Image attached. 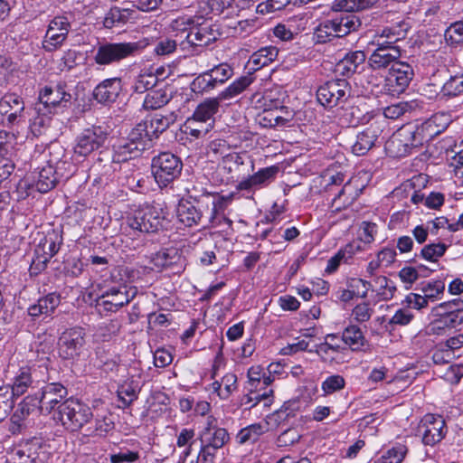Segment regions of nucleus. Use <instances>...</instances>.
Instances as JSON below:
<instances>
[{
	"label": "nucleus",
	"mask_w": 463,
	"mask_h": 463,
	"mask_svg": "<svg viewBox=\"0 0 463 463\" xmlns=\"http://www.w3.org/2000/svg\"><path fill=\"white\" fill-rule=\"evenodd\" d=\"M376 0H335L331 10L337 13L331 19L334 33L338 38L357 32L362 27V20L356 12L372 7Z\"/></svg>",
	"instance_id": "nucleus-1"
},
{
	"label": "nucleus",
	"mask_w": 463,
	"mask_h": 463,
	"mask_svg": "<svg viewBox=\"0 0 463 463\" xmlns=\"http://www.w3.org/2000/svg\"><path fill=\"white\" fill-rule=\"evenodd\" d=\"M50 151L57 154V156L50 158L47 165L43 166L37 173V177L34 180L35 189L45 194L56 187V185L62 181L67 180L71 175V170H67L66 166L71 167V164L62 161L64 156V149L60 145H54L50 147Z\"/></svg>",
	"instance_id": "nucleus-2"
},
{
	"label": "nucleus",
	"mask_w": 463,
	"mask_h": 463,
	"mask_svg": "<svg viewBox=\"0 0 463 463\" xmlns=\"http://www.w3.org/2000/svg\"><path fill=\"white\" fill-rule=\"evenodd\" d=\"M140 50L136 42H108L102 41L93 48V61L99 66H109L134 57Z\"/></svg>",
	"instance_id": "nucleus-3"
},
{
	"label": "nucleus",
	"mask_w": 463,
	"mask_h": 463,
	"mask_svg": "<svg viewBox=\"0 0 463 463\" xmlns=\"http://www.w3.org/2000/svg\"><path fill=\"white\" fill-rule=\"evenodd\" d=\"M137 293L136 287H129L124 283L105 288L95 299V308L99 315L108 316L128 305Z\"/></svg>",
	"instance_id": "nucleus-4"
},
{
	"label": "nucleus",
	"mask_w": 463,
	"mask_h": 463,
	"mask_svg": "<svg viewBox=\"0 0 463 463\" xmlns=\"http://www.w3.org/2000/svg\"><path fill=\"white\" fill-rule=\"evenodd\" d=\"M92 417L87 404L73 399H66L53 414V420L71 432L80 430Z\"/></svg>",
	"instance_id": "nucleus-5"
},
{
	"label": "nucleus",
	"mask_w": 463,
	"mask_h": 463,
	"mask_svg": "<svg viewBox=\"0 0 463 463\" xmlns=\"http://www.w3.org/2000/svg\"><path fill=\"white\" fill-rule=\"evenodd\" d=\"M182 159L171 153L161 152L151 161V173L160 188L166 187L179 178L183 170Z\"/></svg>",
	"instance_id": "nucleus-6"
},
{
	"label": "nucleus",
	"mask_w": 463,
	"mask_h": 463,
	"mask_svg": "<svg viewBox=\"0 0 463 463\" xmlns=\"http://www.w3.org/2000/svg\"><path fill=\"white\" fill-rule=\"evenodd\" d=\"M184 25H190L189 32L186 35V41L189 44L194 46H207L217 41L222 33L217 24H209L207 22L195 24L193 18H179L173 24V28L181 31H186Z\"/></svg>",
	"instance_id": "nucleus-7"
},
{
	"label": "nucleus",
	"mask_w": 463,
	"mask_h": 463,
	"mask_svg": "<svg viewBox=\"0 0 463 463\" xmlns=\"http://www.w3.org/2000/svg\"><path fill=\"white\" fill-rule=\"evenodd\" d=\"M128 225L139 232L155 233L168 223L163 210L153 205H145L133 212L127 219Z\"/></svg>",
	"instance_id": "nucleus-8"
},
{
	"label": "nucleus",
	"mask_w": 463,
	"mask_h": 463,
	"mask_svg": "<svg viewBox=\"0 0 463 463\" xmlns=\"http://www.w3.org/2000/svg\"><path fill=\"white\" fill-rule=\"evenodd\" d=\"M51 455L50 446L36 437L21 440L10 452L14 463H45Z\"/></svg>",
	"instance_id": "nucleus-9"
},
{
	"label": "nucleus",
	"mask_w": 463,
	"mask_h": 463,
	"mask_svg": "<svg viewBox=\"0 0 463 463\" xmlns=\"http://www.w3.org/2000/svg\"><path fill=\"white\" fill-rule=\"evenodd\" d=\"M109 135L108 128L99 125H92L82 129L74 140V155L87 157L104 146Z\"/></svg>",
	"instance_id": "nucleus-10"
},
{
	"label": "nucleus",
	"mask_w": 463,
	"mask_h": 463,
	"mask_svg": "<svg viewBox=\"0 0 463 463\" xmlns=\"http://www.w3.org/2000/svg\"><path fill=\"white\" fill-rule=\"evenodd\" d=\"M351 96L352 88L346 79L328 80L317 90V101L326 109L345 103Z\"/></svg>",
	"instance_id": "nucleus-11"
},
{
	"label": "nucleus",
	"mask_w": 463,
	"mask_h": 463,
	"mask_svg": "<svg viewBox=\"0 0 463 463\" xmlns=\"http://www.w3.org/2000/svg\"><path fill=\"white\" fill-rule=\"evenodd\" d=\"M86 330L81 326L65 329L58 338V354L63 360H76L86 345Z\"/></svg>",
	"instance_id": "nucleus-12"
},
{
	"label": "nucleus",
	"mask_w": 463,
	"mask_h": 463,
	"mask_svg": "<svg viewBox=\"0 0 463 463\" xmlns=\"http://www.w3.org/2000/svg\"><path fill=\"white\" fill-rule=\"evenodd\" d=\"M67 388L61 383H45L40 392L31 397L36 400V409L41 414L49 415L58 410V406L66 400Z\"/></svg>",
	"instance_id": "nucleus-13"
},
{
	"label": "nucleus",
	"mask_w": 463,
	"mask_h": 463,
	"mask_svg": "<svg viewBox=\"0 0 463 463\" xmlns=\"http://www.w3.org/2000/svg\"><path fill=\"white\" fill-rule=\"evenodd\" d=\"M185 197L181 200H186L193 203H198L201 207L211 208L212 213L210 215V222H214L217 219V213L222 208L225 203L223 196H216L214 194L209 192L201 182H192L185 188Z\"/></svg>",
	"instance_id": "nucleus-14"
},
{
	"label": "nucleus",
	"mask_w": 463,
	"mask_h": 463,
	"mask_svg": "<svg viewBox=\"0 0 463 463\" xmlns=\"http://www.w3.org/2000/svg\"><path fill=\"white\" fill-rule=\"evenodd\" d=\"M414 71L411 64L404 61L394 62L385 78L383 87L384 93L398 96L403 93L413 79Z\"/></svg>",
	"instance_id": "nucleus-15"
},
{
	"label": "nucleus",
	"mask_w": 463,
	"mask_h": 463,
	"mask_svg": "<svg viewBox=\"0 0 463 463\" xmlns=\"http://www.w3.org/2000/svg\"><path fill=\"white\" fill-rule=\"evenodd\" d=\"M417 432L425 446L433 447L441 442L448 433L446 420L439 414L428 413L420 420Z\"/></svg>",
	"instance_id": "nucleus-16"
},
{
	"label": "nucleus",
	"mask_w": 463,
	"mask_h": 463,
	"mask_svg": "<svg viewBox=\"0 0 463 463\" xmlns=\"http://www.w3.org/2000/svg\"><path fill=\"white\" fill-rule=\"evenodd\" d=\"M25 121L24 102L14 94H5L0 100V123L12 128Z\"/></svg>",
	"instance_id": "nucleus-17"
},
{
	"label": "nucleus",
	"mask_w": 463,
	"mask_h": 463,
	"mask_svg": "<svg viewBox=\"0 0 463 463\" xmlns=\"http://www.w3.org/2000/svg\"><path fill=\"white\" fill-rule=\"evenodd\" d=\"M36 402L30 394L18 403L17 408L4 425L11 435H19L26 430L28 417L36 410Z\"/></svg>",
	"instance_id": "nucleus-18"
},
{
	"label": "nucleus",
	"mask_w": 463,
	"mask_h": 463,
	"mask_svg": "<svg viewBox=\"0 0 463 463\" xmlns=\"http://www.w3.org/2000/svg\"><path fill=\"white\" fill-rule=\"evenodd\" d=\"M151 263L158 270H170L174 274H180L185 269V258L182 252L174 247L163 249L155 253Z\"/></svg>",
	"instance_id": "nucleus-19"
},
{
	"label": "nucleus",
	"mask_w": 463,
	"mask_h": 463,
	"mask_svg": "<svg viewBox=\"0 0 463 463\" xmlns=\"http://www.w3.org/2000/svg\"><path fill=\"white\" fill-rule=\"evenodd\" d=\"M39 99L43 107L68 108L71 105L73 96L71 90L66 83H58L55 86H45L39 94Z\"/></svg>",
	"instance_id": "nucleus-20"
},
{
	"label": "nucleus",
	"mask_w": 463,
	"mask_h": 463,
	"mask_svg": "<svg viewBox=\"0 0 463 463\" xmlns=\"http://www.w3.org/2000/svg\"><path fill=\"white\" fill-rule=\"evenodd\" d=\"M209 212L212 213V207L203 208L199 206L198 203H193L186 200H180L176 209L178 221L189 228L199 225L203 228L207 227V222L203 217Z\"/></svg>",
	"instance_id": "nucleus-21"
},
{
	"label": "nucleus",
	"mask_w": 463,
	"mask_h": 463,
	"mask_svg": "<svg viewBox=\"0 0 463 463\" xmlns=\"http://www.w3.org/2000/svg\"><path fill=\"white\" fill-rule=\"evenodd\" d=\"M146 122L137 123L128 136L125 143L127 149L130 150V156H139L144 151L150 149L154 144Z\"/></svg>",
	"instance_id": "nucleus-22"
},
{
	"label": "nucleus",
	"mask_w": 463,
	"mask_h": 463,
	"mask_svg": "<svg viewBox=\"0 0 463 463\" xmlns=\"http://www.w3.org/2000/svg\"><path fill=\"white\" fill-rule=\"evenodd\" d=\"M383 121L375 120L356 136V140L352 146V153L361 156L366 155L373 146L383 132Z\"/></svg>",
	"instance_id": "nucleus-23"
},
{
	"label": "nucleus",
	"mask_w": 463,
	"mask_h": 463,
	"mask_svg": "<svg viewBox=\"0 0 463 463\" xmlns=\"http://www.w3.org/2000/svg\"><path fill=\"white\" fill-rule=\"evenodd\" d=\"M442 118V115H434L415 129H412L411 132H409L411 135L412 146H421L424 142H428L442 133L448 128L447 122H439Z\"/></svg>",
	"instance_id": "nucleus-24"
},
{
	"label": "nucleus",
	"mask_w": 463,
	"mask_h": 463,
	"mask_svg": "<svg viewBox=\"0 0 463 463\" xmlns=\"http://www.w3.org/2000/svg\"><path fill=\"white\" fill-rule=\"evenodd\" d=\"M122 90V80L119 77L109 78L100 81L93 90L92 97L99 104L114 103Z\"/></svg>",
	"instance_id": "nucleus-25"
},
{
	"label": "nucleus",
	"mask_w": 463,
	"mask_h": 463,
	"mask_svg": "<svg viewBox=\"0 0 463 463\" xmlns=\"http://www.w3.org/2000/svg\"><path fill=\"white\" fill-rule=\"evenodd\" d=\"M366 55L363 51L350 52L341 59L335 67L337 75L349 78L355 73H360L364 67Z\"/></svg>",
	"instance_id": "nucleus-26"
},
{
	"label": "nucleus",
	"mask_w": 463,
	"mask_h": 463,
	"mask_svg": "<svg viewBox=\"0 0 463 463\" xmlns=\"http://www.w3.org/2000/svg\"><path fill=\"white\" fill-rule=\"evenodd\" d=\"M41 380L37 379V369L35 367H22L11 386V394L16 398L22 396L29 388L34 389L39 386Z\"/></svg>",
	"instance_id": "nucleus-27"
},
{
	"label": "nucleus",
	"mask_w": 463,
	"mask_h": 463,
	"mask_svg": "<svg viewBox=\"0 0 463 463\" xmlns=\"http://www.w3.org/2000/svg\"><path fill=\"white\" fill-rule=\"evenodd\" d=\"M412 128H403L399 134L393 136L386 145V149L393 157H403L411 154L412 150L420 146H412L411 132Z\"/></svg>",
	"instance_id": "nucleus-28"
},
{
	"label": "nucleus",
	"mask_w": 463,
	"mask_h": 463,
	"mask_svg": "<svg viewBox=\"0 0 463 463\" xmlns=\"http://www.w3.org/2000/svg\"><path fill=\"white\" fill-rule=\"evenodd\" d=\"M172 97L169 86L164 80L146 94L143 109L146 110L161 109L171 100Z\"/></svg>",
	"instance_id": "nucleus-29"
},
{
	"label": "nucleus",
	"mask_w": 463,
	"mask_h": 463,
	"mask_svg": "<svg viewBox=\"0 0 463 463\" xmlns=\"http://www.w3.org/2000/svg\"><path fill=\"white\" fill-rule=\"evenodd\" d=\"M401 55L400 47L375 48L368 58V64L373 70H383L398 62Z\"/></svg>",
	"instance_id": "nucleus-30"
},
{
	"label": "nucleus",
	"mask_w": 463,
	"mask_h": 463,
	"mask_svg": "<svg viewBox=\"0 0 463 463\" xmlns=\"http://www.w3.org/2000/svg\"><path fill=\"white\" fill-rule=\"evenodd\" d=\"M278 173L279 167L276 165L261 168L257 173L241 181L237 184L236 188L239 191H243L250 190L254 187L267 185L275 179Z\"/></svg>",
	"instance_id": "nucleus-31"
},
{
	"label": "nucleus",
	"mask_w": 463,
	"mask_h": 463,
	"mask_svg": "<svg viewBox=\"0 0 463 463\" xmlns=\"http://www.w3.org/2000/svg\"><path fill=\"white\" fill-rule=\"evenodd\" d=\"M370 119L368 112L359 106H350L340 112L338 116L339 124L343 127L355 128L361 124L367 123Z\"/></svg>",
	"instance_id": "nucleus-32"
},
{
	"label": "nucleus",
	"mask_w": 463,
	"mask_h": 463,
	"mask_svg": "<svg viewBox=\"0 0 463 463\" xmlns=\"http://www.w3.org/2000/svg\"><path fill=\"white\" fill-rule=\"evenodd\" d=\"M61 303V296L57 292H52L40 298L37 303L28 307V315L39 317L40 315H52Z\"/></svg>",
	"instance_id": "nucleus-33"
},
{
	"label": "nucleus",
	"mask_w": 463,
	"mask_h": 463,
	"mask_svg": "<svg viewBox=\"0 0 463 463\" xmlns=\"http://www.w3.org/2000/svg\"><path fill=\"white\" fill-rule=\"evenodd\" d=\"M164 69H156L155 72L144 71L139 73L133 82L131 87L134 93L143 94L147 93L150 90L156 87L164 79H160Z\"/></svg>",
	"instance_id": "nucleus-34"
},
{
	"label": "nucleus",
	"mask_w": 463,
	"mask_h": 463,
	"mask_svg": "<svg viewBox=\"0 0 463 463\" xmlns=\"http://www.w3.org/2000/svg\"><path fill=\"white\" fill-rule=\"evenodd\" d=\"M435 316L438 317V318L433 320L428 326L430 335H443L448 330L456 328L463 324L462 315L451 314L449 317L440 315Z\"/></svg>",
	"instance_id": "nucleus-35"
},
{
	"label": "nucleus",
	"mask_w": 463,
	"mask_h": 463,
	"mask_svg": "<svg viewBox=\"0 0 463 463\" xmlns=\"http://www.w3.org/2000/svg\"><path fill=\"white\" fill-rule=\"evenodd\" d=\"M341 341L353 352H358L367 344L362 329L356 325L345 327L341 335Z\"/></svg>",
	"instance_id": "nucleus-36"
},
{
	"label": "nucleus",
	"mask_w": 463,
	"mask_h": 463,
	"mask_svg": "<svg viewBox=\"0 0 463 463\" xmlns=\"http://www.w3.org/2000/svg\"><path fill=\"white\" fill-rule=\"evenodd\" d=\"M254 79L251 73L241 76L232 81L224 90L220 92L217 97L221 101L232 99L246 90L249 86L253 83Z\"/></svg>",
	"instance_id": "nucleus-37"
},
{
	"label": "nucleus",
	"mask_w": 463,
	"mask_h": 463,
	"mask_svg": "<svg viewBox=\"0 0 463 463\" xmlns=\"http://www.w3.org/2000/svg\"><path fill=\"white\" fill-rule=\"evenodd\" d=\"M220 101L218 97L206 99L197 106L191 118L201 124L208 125L207 122L219 111Z\"/></svg>",
	"instance_id": "nucleus-38"
},
{
	"label": "nucleus",
	"mask_w": 463,
	"mask_h": 463,
	"mask_svg": "<svg viewBox=\"0 0 463 463\" xmlns=\"http://www.w3.org/2000/svg\"><path fill=\"white\" fill-rule=\"evenodd\" d=\"M134 14L135 11L133 9L113 6L106 14L103 24L109 29L117 25L126 24L130 19L134 18Z\"/></svg>",
	"instance_id": "nucleus-39"
},
{
	"label": "nucleus",
	"mask_w": 463,
	"mask_h": 463,
	"mask_svg": "<svg viewBox=\"0 0 463 463\" xmlns=\"http://www.w3.org/2000/svg\"><path fill=\"white\" fill-rule=\"evenodd\" d=\"M140 392L141 387L135 381L125 382L119 385L117 390V395L118 401L122 403L120 407L123 409L129 408L137 400Z\"/></svg>",
	"instance_id": "nucleus-40"
},
{
	"label": "nucleus",
	"mask_w": 463,
	"mask_h": 463,
	"mask_svg": "<svg viewBox=\"0 0 463 463\" xmlns=\"http://www.w3.org/2000/svg\"><path fill=\"white\" fill-rule=\"evenodd\" d=\"M198 439L200 444L213 445L215 447H223L230 441V434L228 430L223 429L202 430L199 432Z\"/></svg>",
	"instance_id": "nucleus-41"
},
{
	"label": "nucleus",
	"mask_w": 463,
	"mask_h": 463,
	"mask_svg": "<svg viewBox=\"0 0 463 463\" xmlns=\"http://www.w3.org/2000/svg\"><path fill=\"white\" fill-rule=\"evenodd\" d=\"M143 122L146 123L147 129L154 139H157L169 127L174 124L175 118L173 115L163 116L156 114L151 118H146Z\"/></svg>",
	"instance_id": "nucleus-42"
},
{
	"label": "nucleus",
	"mask_w": 463,
	"mask_h": 463,
	"mask_svg": "<svg viewBox=\"0 0 463 463\" xmlns=\"http://www.w3.org/2000/svg\"><path fill=\"white\" fill-rule=\"evenodd\" d=\"M62 243V237L56 232H49L35 248L37 252L44 254L50 260L58 253Z\"/></svg>",
	"instance_id": "nucleus-43"
},
{
	"label": "nucleus",
	"mask_w": 463,
	"mask_h": 463,
	"mask_svg": "<svg viewBox=\"0 0 463 463\" xmlns=\"http://www.w3.org/2000/svg\"><path fill=\"white\" fill-rule=\"evenodd\" d=\"M341 339L336 334H327L325 336L323 343L317 344L314 346V349L308 350L309 353H316L322 359H326V356L329 354V351L335 353H340L345 350V347L340 345Z\"/></svg>",
	"instance_id": "nucleus-44"
},
{
	"label": "nucleus",
	"mask_w": 463,
	"mask_h": 463,
	"mask_svg": "<svg viewBox=\"0 0 463 463\" xmlns=\"http://www.w3.org/2000/svg\"><path fill=\"white\" fill-rule=\"evenodd\" d=\"M267 430L268 428L266 425H262L261 423H253L240 430L235 436V439L240 445L255 443Z\"/></svg>",
	"instance_id": "nucleus-45"
},
{
	"label": "nucleus",
	"mask_w": 463,
	"mask_h": 463,
	"mask_svg": "<svg viewBox=\"0 0 463 463\" xmlns=\"http://www.w3.org/2000/svg\"><path fill=\"white\" fill-rule=\"evenodd\" d=\"M278 54L279 50L275 46L262 47L250 56V62L253 65L252 69L257 71L275 61Z\"/></svg>",
	"instance_id": "nucleus-46"
},
{
	"label": "nucleus",
	"mask_w": 463,
	"mask_h": 463,
	"mask_svg": "<svg viewBox=\"0 0 463 463\" xmlns=\"http://www.w3.org/2000/svg\"><path fill=\"white\" fill-rule=\"evenodd\" d=\"M361 190L354 187L353 182L348 180L344 183L343 187L335 195L332 205L343 199L341 205L336 206V209H341L342 207L345 208L351 204L359 196Z\"/></svg>",
	"instance_id": "nucleus-47"
},
{
	"label": "nucleus",
	"mask_w": 463,
	"mask_h": 463,
	"mask_svg": "<svg viewBox=\"0 0 463 463\" xmlns=\"http://www.w3.org/2000/svg\"><path fill=\"white\" fill-rule=\"evenodd\" d=\"M445 283L437 279L433 281L422 282L420 284V291L424 295L428 302H434L440 299L444 294Z\"/></svg>",
	"instance_id": "nucleus-48"
},
{
	"label": "nucleus",
	"mask_w": 463,
	"mask_h": 463,
	"mask_svg": "<svg viewBox=\"0 0 463 463\" xmlns=\"http://www.w3.org/2000/svg\"><path fill=\"white\" fill-rule=\"evenodd\" d=\"M191 90L195 94L208 93L217 88L213 78L206 71L195 77L190 84Z\"/></svg>",
	"instance_id": "nucleus-49"
},
{
	"label": "nucleus",
	"mask_w": 463,
	"mask_h": 463,
	"mask_svg": "<svg viewBox=\"0 0 463 463\" xmlns=\"http://www.w3.org/2000/svg\"><path fill=\"white\" fill-rule=\"evenodd\" d=\"M66 39V33L55 31L48 27L44 39L43 41V48L46 52H52L60 48Z\"/></svg>",
	"instance_id": "nucleus-50"
},
{
	"label": "nucleus",
	"mask_w": 463,
	"mask_h": 463,
	"mask_svg": "<svg viewBox=\"0 0 463 463\" xmlns=\"http://www.w3.org/2000/svg\"><path fill=\"white\" fill-rule=\"evenodd\" d=\"M434 315L450 316L451 314L463 317V300L456 298L450 301L442 302L432 308Z\"/></svg>",
	"instance_id": "nucleus-51"
},
{
	"label": "nucleus",
	"mask_w": 463,
	"mask_h": 463,
	"mask_svg": "<svg viewBox=\"0 0 463 463\" xmlns=\"http://www.w3.org/2000/svg\"><path fill=\"white\" fill-rule=\"evenodd\" d=\"M218 87L226 82L233 75V68L227 62H222L207 71Z\"/></svg>",
	"instance_id": "nucleus-52"
},
{
	"label": "nucleus",
	"mask_w": 463,
	"mask_h": 463,
	"mask_svg": "<svg viewBox=\"0 0 463 463\" xmlns=\"http://www.w3.org/2000/svg\"><path fill=\"white\" fill-rule=\"evenodd\" d=\"M448 249V245L443 242L430 243L425 245L420 252V256L430 262H437Z\"/></svg>",
	"instance_id": "nucleus-53"
},
{
	"label": "nucleus",
	"mask_w": 463,
	"mask_h": 463,
	"mask_svg": "<svg viewBox=\"0 0 463 463\" xmlns=\"http://www.w3.org/2000/svg\"><path fill=\"white\" fill-rule=\"evenodd\" d=\"M212 125V122H209L208 125H204L196 121L194 118H189L184 124L183 132L192 137L199 138L209 132Z\"/></svg>",
	"instance_id": "nucleus-54"
},
{
	"label": "nucleus",
	"mask_w": 463,
	"mask_h": 463,
	"mask_svg": "<svg viewBox=\"0 0 463 463\" xmlns=\"http://www.w3.org/2000/svg\"><path fill=\"white\" fill-rule=\"evenodd\" d=\"M334 31L331 19H326L316 28L314 38L318 43L330 42L335 38H338L336 33H334Z\"/></svg>",
	"instance_id": "nucleus-55"
},
{
	"label": "nucleus",
	"mask_w": 463,
	"mask_h": 463,
	"mask_svg": "<svg viewBox=\"0 0 463 463\" xmlns=\"http://www.w3.org/2000/svg\"><path fill=\"white\" fill-rule=\"evenodd\" d=\"M444 38L446 43L451 46L463 43V21L451 24L445 31Z\"/></svg>",
	"instance_id": "nucleus-56"
},
{
	"label": "nucleus",
	"mask_w": 463,
	"mask_h": 463,
	"mask_svg": "<svg viewBox=\"0 0 463 463\" xmlns=\"http://www.w3.org/2000/svg\"><path fill=\"white\" fill-rule=\"evenodd\" d=\"M444 96L456 97L463 94V73L451 76L443 85Z\"/></svg>",
	"instance_id": "nucleus-57"
},
{
	"label": "nucleus",
	"mask_w": 463,
	"mask_h": 463,
	"mask_svg": "<svg viewBox=\"0 0 463 463\" xmlns=\"http://www.w3.org/2000/svg\"><path fill=\"white\" fill-rule=\"evenodd\" d=\"M245 399V404L252 402L250 408L256 406L261 402H263L265 407H269L273 402V390L269 389L268 391H264L262 393L257 391L250 392V393L248 394Z\"/></svg>",
	"instance_id": "nucleus-58"
},
{
	"label": "nucleus",
	"mask_w": 463,
	"mask_h": 463,
	"mask_svg": "<svg viewBox=\"0 0 463 463\" xmlns=\"http://www.w3.org/2000/svg\"><path fill=\"white\" fill-rule=\"evenodd\" d=\"M374 283L379 287L378 295L382 297V299H391L396 290V287L391 279L385 276H379L375 278Z\"/></svg>",
	"instance_id": "nucleus-59"
},
{
	"label": "nucleus",
	"mask_w": 463,
	"mask_h": 463,
	"mask_svg": "<svg viewBox=\"0 0 463 463\" xmlns=\"http://www.w3.org/2000/svg\"><path fill=\"white\" fill-rule=\"evenodd\" d=\"M42 109H37V115L33 117L31 120L30 128L33 136L38 137L41 136L43 131L50 126L51 124V117L46 114H41L40 111Z\"/></svg>",
	"instance_id": "nucleus-60"
},
{
	"label": "nucleus",
	"mask_w": 463,
	"mask_h": 463,
	"mask_svg": "<svg viewBox=\"0 0 463 463\" xmlns=\"http://www.w3.org/2000/svg\"><path fill=\"white\" fill-rule=\"evenodd\" d=\"M345 381L342 375L335 374L327 377L322 383V390L326 394H331L345 388Z\"/></svg>",
	"instance_id": "nucleus-61"
},
{
	"label": "nucleus",
	"mask_w": 463,
	"mask_h": 463,
	"mask_svg": "<svg viewBox=\"0 0 463 463\" xmlns=\"http://www.w3.org/2000/svg\"><path fill=\"white\" fill-rule=\"evenodd\" d=\"M110 463H134L139 459L138 451L129 449H120L118 453L109 455Z\"/></svg>",
	"instance_id": "nucleus-62"
},
{
	"label": "nucleus",
	"mask_w": 463,
	"mask_h": 463,
	"mask_svg": "<svg viewBox=\"0 0 463 463\" xmlns=\"http://www.w3.org/2000/svg\"><path fill=\"white\" fill-rule=\"evenodd\" d=\"M409 449L405 444L397 443L383 452L392 463H402Z\"/></svg>",
	"instance_id": "nucleus-63"
},
{
	"label": "nucleus",
	"mask_w": 463,
	"mask_h": 463,
	"mask_svg": "<svg viewBox=\"0 0 463 463\" xmlns=\"http://www.w3.org/2000/svg\"><path fill=\"white\" fill-rule=\"evenodd\" d=\"M222 448V447H215L213 445L200 444L198 461L200 463H215L217 452Z\"/></svg>",
	"instance_id": "nucleus-64"
}]
</instances>
